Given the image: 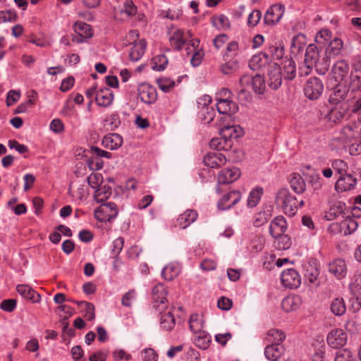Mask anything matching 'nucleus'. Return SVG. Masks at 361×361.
<instances>
[{"label":"nucleus","mask_w":361,"mask_h":361,"mask_svg":"<svg viewBox=\"0 0 361 361\" xmlns=\"http://www.w3.org/2000/svg\"><path fill=\"white\" fill-rule=\"evenodd\" d=\"M275 203L289 216H294L298 211V200L288 188H281L277 191Z\"/></svg>","instance_id":"f257e3e1"},{"label":"nucleus","mask_w":361,"mask_h":361,"mask_svg":"<svg viewBox=\"0 0 361 361\" xmlns=\"http://www.w3.org/2000/svg\"><path fill=\"white\" fill-rule=\"evenodd\" d=\"M167 35L171 45L178 50L182 49L192 37L190 31H185L175 25L169 27Z\"/></svg>","instance_id":"f03ea898"},{"label":"nucleus","mask_w":361,"mask_h":361,"mask_svg":"<svg viewBox=\"0 0 361 361\" xmlns=\"http://www.w3.org/2000/svg\"><path fill=\"white\" fill-rule=\"evenodd\" d=\"M240 85L243 91L252 90L259 94L264 93L266 87L264 80L260 75H244L240 79Z\"/></svg>","instance_id":"7ed1b4c3"},{"label":"nucleus","mask_w":361,"mask_h":361,"mask_svg":"<svg viewBox=\"0 0 361 361\" xmlns=\"http://www.w3.org/2000/svg\"><path fill=\"white\" fill-rule=\"evenodd\" d=\"M324 91L322 81L317 77L308 78L303 85L305 96L310 100H316L320 97Z\"/></svg>","instance_id":"20e7f679"},{"label":"nucleus","mask_w":361,"mask_h":361,"mask_svg":"<svg viewBox=\"0 0 361 361\" xmlns=\"http://www.w3.org/2000/svg\"><path fill=\"white\" fill-rule=\"evenodd\" d=\"M118 209L115 203L102 204L94 211V217L101 222L110 221L116 217Z\"/></svg>","instance_id":"39448f33"},{"label":"nucleus","mask_w":361,"mask_h":361,"mask_svg":"<svg viewBox=\"0 0 361 361\" xmlns=\"http://www.w3.org/2000/svg\"><path fill=\"white\" fill-rule=\"evenodd\" d=\"M240 176V171L238 168L231 167L222 169L217 177V185L216 191L221 192V184H229L237 180Z\"/></svg>","instance_id":"423d86ee"},{"label":"nucleus","mask_w":361,"mask_h":361,"mask_svg":"<svg viewBox=\"0 0 361 361\" xmlns=\"http://www.w3.org/2000/svg\"><path fill=\"white\" fill-rule=\"evenodd\" d=\"M348 341L347 334L341 329H334L329 332L326 336L328 345L333 348L344 346Z\"/></svg>","instance_id":"0eeeda50"},{"label":"nucleus","mask_w":361,"mask_h":361,"mask_svg":"<svg viewBox=\"0 0 361 361\" xmlns=\"http://www.w3.org/2000/svg\"><path fill=\"white\" fill-rule=\"evenodd\" d=\"M226 118L227 116H221L217 120L219 123H216L219 129L220 135L225 138H228V140L240 137L243 134L242 128L235 125H224L222 122Z\"/></svg>","instance_id":"6e6552de"},{"label":"nucleus","mask_w":361,"mask_h":361,"mask_svg":"<svg viewBox=\"0 0 361 361\" xmlns=\"http://www.w3.org/2000/svg\"><path fill=\"white\" fill-rule=\"evenodd\" d=\"M242 198L239 190H231L224 195L217 202V207L220 210H227L238 204Z\"/></svg>","instance_id":"1a4fd4ad"},{"label":"nucleus","mask_w":361,"mask_h":361,"mask_svg":"<svg viewBox=\"0 0 361 361\" xmlns=\"http://www.w3.org/2000/svg\"><path fill=\"white\" fill-rule=\"evenodd\" d=\"M281 67L276 63L269 66L267 73L268 85L273 90H277L282 83Z\"/></svg>","instance_id":"9d476101"},{"label":"nucleus","mask_w":361,"mask_h":361,"mask_svg":"<svg viewBox=\"0 0 361 361\" xmlns=\"http://www.w3.org/2000/svg\"><path fill=\"white\" fill-rule=\"evenodd\" d=\"M282 284L288 288H297L301 283V278L294 269L284 270L281 275Z\"/></svg>","instance_id":"9b49d317"},{"label":"nucleus","mask_w":361,"mask_h":361,"mask_svg":"<svg viewBox=\"0 0 361 361\" xmlns=\"http://www.w3.org/2000/svg\"><path fill=\"white\" fill-rule=\"evenodd\" d=\"M284 10V6L282 4L271 6L264 16V23L269 25L278 23L283 16Z\"/></svg>","instance_id":"f8f14e48"},{"label":"nucleus","mask_w":361,"mask_h":361,"mask_svg":"<svg viewBox=\"0 0 361 361\" xmlns=\"http://www.w3.org/2000/svg\"><path fill=\"white\" fill-rule=\"evenodd\" d=\"M329 272L338 279L345 277L348 268L345 260L343 259H336L328 264Z\"/></svg>","instance_id":"ddd939ff"},{"label":"nucleus","mask_w":361,"mask_h":361,"mask_svg":"<svg viewBox=\"0 0 361 361\" xmlns=\"http://www.w3.org/2000/svg\"><path fill=\"white\" fill-rule=\"evenodd\" d=\"M139 96L141 101L147 104H154L157 99V91L154 87L148 83H143L139 86Z\"/></svg>","instance_id":"4468645a"},{"label":"nucleus","mask_w":361,"mask_h":361,"mask_svg":"<svg viewBox=\"0 0 361 361\" xmlns=\"http://www.w3.org/2000/svg\"><path fill=\"white\" fill-rule=\"evenodd\" d=\"M287 229V224L285 218L282 216L275 217L269 224V233L271 235L276 238L282 234H284Z\"/></svg>","instance_id":"2eb2a0df"},{"label":"nucleus","mask_w":361,"mask_h":361,"mask_svg":"<svg viewBox=\"0 0 361 361\" xmlns=\"http://www.w3.org/2000/svg\"><path fill=\"white\" fill-rule=\"evenodd\" d=\"M203 161L205 166L215 169L224 165L226 158L220 152H209L204 157Z\"/></svg>","instance_id":"dca6fc26"},{"label":"nucleus","mask_w":361,"mask_h":361,"mask_svg":"<svg viewBox=\"0 0 361 361\" xmlns=\"http://www.w3.org/2000/svg\"><path fill=\"white\" fill-rule=\"evenodd\" d=\"M356 185L357 179L352 175L348 174L340 176L336 183L335 189L338 192H343L354 189Z\"/></svg>","instance_id":"f3484780"},{"label":"nucleus","mask_w":361,"mask_h":361,"mask_svg":"<svg viewBox=\"0 0 361 361\" xmlns=\"http://www.w3.org/2000/svg\"><path fill=\"white\" fill-rule=\"evenodd\" d=\"M343 134L350 142L361 139V121L348 124L343 128Z\"/></svg>","instance_id":"a211bd4d"},{"label":"nucleus","mask_w":361,"mask_h":361,"mask_svg":"<svg viewBox=\"0 0 361 361\" xmlns=\"http://www.w3.org/2000/svg\"><path fill=\"white\" fill-rule=\"evenodd\" d=\"M95 100L97 105L103 107L110 106L114 100V94L111 89L104 87L96 92Z\"/></svg>","instance_id":"6ab92c4d"},{"label":"nucleus","mask_w":361,"mask_h":361,"mask_svg":"<svg viewBox=\"0 0 361 361\" xmlns=\"http://www.w3.org/2000/svg\"><path fill=\"white\" fill-rule=\"evenodd\" d=\"M302 303V298L298 295H290L281 302L283 310L287 312L298 310Z\"/></svg>","instance_id":"aec40b11"},{"label":"nucleus","mask_w":361,"mask_h":361,"mask_svg":"<svg viewBox=\"0 0 361 361\" xmlns=\"http://www.w3.org/2000/svg\"><path fill=\"white\" fill-rule=\"evenodd\" d=\"M320 57V51L318 47L314 44H310L307 46L305 56V63L308 69L312 68L314 65L318 62V59Z\"/></svg>","instance_id":"412c9836"},{"label":"nucleus","mask_w":361,"mask_h":361,"mask_svg":"<svg viewBox=\"0 0 361 361\" xmlns=\"http://www.w3.org/2000/svg\"><path fill=\"white\" fill-rule=\"evenodd\" d=\"M349 92L348 88L343 85L338 84L334 89L333 92L329 96V102L331 104L339 105L341 102L345 99L348 93Z\"/></svg>","instance_id":"4be33fe9"},{"label":"nucleus","mask_w":361,"mask_h":361,"mask_svg":"<svg viewBox=\"0 0 361 361\" xmlns=\"http://www.w3.org/2000/svg\"><path fill=\"white\" fill-rule=\"evenodd\" d=\"M217 111L220 114L230 115L237 112L238 105L231 99H219L216 104Z\"/></svg>","instance_id":"5701e85b"},{"label":"nucleus","mask_w":361,"mask_h":361,"mask_svg":"<svg viewBox=\"0 0 361 361\" xmlns=\"http://www.w3.org/2000/svg\"><path fill=\"white\" fill-rule=\"evenodd\" d=\"M361 87V60L357 61L353 66V70L350 77V88L352 92L358 90Z\"/></svg>","instance_id":"b1692460"},{"label":"nucleus","mask_w":361,"mask_h":361,"mask_svg":"<svg viewBox=\"0 0 361 361\" xmlns=\"http://www.w3.org/2000/svg\"><path fill=\"white\" fill-rule=\"evenodd\" d=\"M16 290L23 298L32 302H39L40 301V295L27 285L19 284L16 286Z\"/></svg>","instance_id":"393cba45"},{"label":"nucleus","mask_w":361,"mask_h":361,"mask_svg":"<svg viewBox=\"0 0 361 361\" xmlns=\"http://www.w3.org/2000/svg\"><path fill=\"white\" fill-rule=\"evenodd\" d=\"M197 218V213L192 209H187L185 212L180 214L177 219V226L182 229L188 228Z\"/></svg>","instance_id":"a878e982"},{"label":"nucleus","mask_w":361,"mask_h":361,"mask_svg":"<svg viewBox=\"0 0 361 361\" xmlns=\"http://www.w3.org/2000/svg\"><path fill=\"white\" fill-rule=\"evenodd\" d=\"M147 47V42L144 39L134 42L129 53L132 61H139L143 56Z\"/></svg>","instance_id":"bb28decb"},{"label":"nucleus","mask_w":361,"mask_h":361,"mask_svg":"<svg viewBox=\"0 0 361 361\" xmlns=\"http://www.w3.org/2000/svg\"><path fill=\"white\" fill-rule=\"evenodd\" d=\"M122 143L123 138L118 133H109L102 139V145L111 150L117 149L122 145Z\"/></svg>","instance_id":"cd10ccee"},{"label":"nucleus","mask_w":361,"mask_h":361,"mask_svg":"<svg viewBox=\"0 0 361 361\" xmlns=\"http://www.w3.org/2000/svg\"><path fill=\"white\" fill-rule=\"evenodd\" d=\"M167 293L168 292L164 285L162 283L157 284L152 289V295L154 302L161 305V307H159L160 310L165 307L164 304L166 300Z\"/></svg>","instance_id":"c85d7f7f"},{"label":"nucleus","mask_w":361,"mask_h":361,"mask_svg":"<svg viewBox=\"0 0 361 361\" xmlns=\"http://www.w3.org/2000/svg\"><path fill=\"white\" fill-rule=\"evenodd\" d=\"M289 183L291 188L297 194H302L306 190V183L302 177L296 173H291Z\"/></svg>","instance_id":"c756f323"},{"label":"nucleus","mask_w":361,"mask_h":361,"mask_svg":"<svg viewBox=\"0 0 361 361\" xmlns=\"http://www.w3.org/2000/svg\"><path fill=\"white\" fill-rule=\"evenodd\" d=\"M283 348L281 343H272L267 345L264 350L266 357L271 361H276L283 354Z\"/></svg>","instance_id":"7c9ffc66"},{"label":"nucleus","mask_w":361,"mask_h":361,"mask_svg":"<svg viewBox=\"0 0 361 361\" xmlns=\"http://www.w3.org/2000/svg\"><path fill=\"white\" fill-rule=\"evenodd\" d=\"M348 64L344 60L338 61L332 68V73L336 80H342L348 72Z\"/></svg>","instance_id":"2f4dec72"},{"label":"nucleus","mask_w":361,"mask_h":361,"mask_svg":"<svg viewBox=\"0 0 361 361\" xmlns=\"http://www.w3.org/2000/svg\"><path fill=\"white\" fill-rule=\"evenodd\" d=\"M73 31L79 36L85 39L91 37L93 32L90 25L82 21H77L73 26Z\"/></svg>","instance_id":"473e14b6"},{"label":"nucleus","mask_w":361,"mask_h":361,"mask_svg":"<svg viewBox=\"0 0 361 361\" xmlns=\"http://www.w3.org/2000/svg\"><path fill=\"white\" fill-rule=\"evenodd\" d=\"M180 271V267L178 263H170L165 266L161 271L163 278L171 281L177 277Z\"/></svg>","instance_id":"72a5a7b5"},{"label":"nucleus","mask_w":361,"mask_h":361,"mask_svg":"<svg viewBox=\"0 0 361 361\" xmlns=\"http://www.w3.org/2000/svg\"><path fill=\"white\" fill-rule=\"evenodd\" d=\"M282 76L285 80H291L296 75L295 62L292 59H287L282 63Z\"/></svg>","instance_id":"f704fd0d"},{"label":"nucleus","mask_w":361,"mask_h":361,"mask_svg":"<svg viewBox=\"0 0 361 361\" xmlns=\"http://www.w3.org/2000/svg\"><path fill=\"white\" fill-rule=\"evenodd\" d=\"M211 336L204 331L194 334L193 342L200 349H207L209 346Z\"/></svg>","instance_id":"c9c22d12"},{"label":"nucleus","mask_w":361,"mask_h":361,"mask_svg":"<svg viewBox=\"0 0 361 361\" xmlns=\"http://www.w3.org/2000/svg\"><path fill=\"white\" fill-rule=\"evenodd\" d=\"M330 310L335 316H342L346 311V306L342 298H334L330 304Z\"/></svg>","instance_id":"e433bc0d"},{"label":"nucleus","mask_w":361,"mask_h":361,"mask_svg":"<svg viewBox=\"0 0 361 361\" xmlns=\"http://www.w3.org/2000/svg\"><path fill=\"white\" fill-rule=\"evenodd\" d=\"M160 317V326L161 329L169 331L175 326V319L170 310L166 311L164 313H161Z\"/></svg>","instance_id":"4c0bfd02"},{"label":"nucleus","mask_w":361,"mask_h":361,"mask_svg":"<svg viewBox=\"0 0 361 361\" xmlns=\"http://www.w3.org/2000/svg\"><path fill=\"white\" fill-rule=\"evenodd\" d=\"M263 194V188L261 187H257L252 190L248 195L247 200V206L250 208H253L256 207Z\"/></svg>","instance_id":"58836bf2"},{"label":"nucleus","mask_w":361,"mask_h":361,"mask_svg":"<svg viewBox=\"0 0 361 361\" xmlns=\"http://www.w3.org/2000/svg\"><path fill=\"white\" fill-rule=\"evenodd\" d=\"M357 227L358 223L352 218H348L343 220L340 225L341 232L345 235L352 234L357 230Z\"/></svg>","instance_id":"ea45409f"},{"label":"nucleus","mask_w":361,"mask_h":361,"mask_svg":"<svg viewBox=\"0 0 361 361\" xmlns=\"http://www.w3.org/2000/svg\"><path fill=\"white\" fill-rule=\"evenodd\" d=\"M239 62L236 59H231L220 66V71L224 75H231L238 71Z\"/></svg>","instance_id":"a19ab883"},{"label":"nucleus","mask_w":361,"mask_h":361,"mask_svg":"<svg viewBox=\"0 0 361 361\" xmlns=\"http://www.w3.org/2000/svg\"><path fill=\"white\" fill-rule=\"evenodd\" d=\"M326 114V118L331 122L336 123L339 121L345 115V109H342L340 105L334 104Z\"/></svg>","instance_id":"79ce46f5"},{"label":"nucleus","mask_w":361,"mask_h":361,"mask_svg":"<svg viewBox=\"0 0 361 361\" xmlns=\"http://www.w3.org/2000/svg\"><path fill=\"white\" fill-rule=\"evenodd\" d=\"M180 82V78H178L177 81H175L169 78H161L157 80V84L161 90L164 92H170L177 83Z\"/></svg>","instance_id":"37998d69"},{"label":"nucleus","mask_w":361,"mask_h":361,"mask_svg":"<svg viewBox=\"0 0 361 361\" xmlns=\"http://www.w3.org/2000/svg\"><path fill=\"white\" fill-rule=\"evenodd\" d=\"M189 325L191 331L194 333H198L203 331L204 322L200 315L193 314L190 316Z\"/></svg>","instance_id":"c03bdc74"},{"label":"nucleus","mask_w":361,"mask_h":361,"mask_svg":"<svg viewBox=\"0 0 361 361\" xmlns=\"http://www.w3.org/2000/svg\"><path fill=\"white\" fill-rule=\"evenodd\" d=\"M266 339L272 343H281L285 339V334L281 330L273 329L267 332Z\"/></svg>","instance_id":"a18cd8bd"},{"label":"nucleus","mask_w":361,"mask_h":361,"mask_svg":"<svg viewBox=\"0 0 361 361\" xmlns=\"http://www.w3.org/2000/svg\"><path fill=\"white\" fill-rule=\"evenodd\" d=\"M275 239V247L279 250H288L291 246L292 243L290 238L287 235L282 234L277 236Z\"/></svg>","instance_id":"49530a36"},{"label":"nucleus","mask_w":361,"mask_h":361,"mask_svg":"<svg viewBox=\"0 0 361 361\" xmlns=\"http://www.w3.org/2000/svg\"><path fill=\"white\" fill-rule=\"evenodd\" d=\"M330 58L329 56L325 55L322 59H318V62L314 65L317 71L320 75H324L330 67Z\"/></svg>","instance_id":"de8ad7c7"},{"label":"nucleus","mask_w":361,"mask_h":361,"mask_svg":"<svg viewBox=\"0 0 361 361\" xmlns=\"http://www.w3.org/2000/svg\"><path fill=\"white\" fill-rule=\"evenodd\" d=\"M209 145L211 148L217 151L227 150L228 147H230L228 144V138H225L224 136L212 139Z\"/></svg>","instance_id":"09e8293b"},{"label":"nucleus","mask_w":361,"mask_h":361,"mask_svg":"<svg viewBox=\"0 0 361 361\" xmlns=\"http://www.w3.org/2000/svg\"><path fill=\"white\" fill-rule=\"evenodd\" d=\"M77 304L80 305V308L84 313V317L88 320H93L95 317L94 306L87 302H76Z\"/></svg>","instance_id":"8fccbe9b"},{"label":"nucleus","mask_w":361,"mask_h":361,"mask_svg":"<svg viewBox=\"0 0 361 361\" xmlns=\"http://www.w3.org/2000/svg\"><path fill=\"white\" fill-rule=\"evenodd\" d=\"M331 32L328 29H322L315 36V42L321 45H326L331 41Z\"/></svg>","instance_id":"3c124183"},{"label":"nucleus","mask_w":361,"mask_h":361,"mask_svg":"<svg viewBox=\"0 0 361 361\" xmlns=\"http://www.w3.org/2000/svg\"><path fill=\"white\" fill-rule=\"evenodd\" d=\"M168 64V59L164 54L154 56L152 59V68L154 71H161L166 68Z\"/></svg>","instance_id":"603ef678"},{"label":"nucleus","mask_w":361,"mask_h":361,"mask_svg":"<svg viewBox=\"0 0 361 361\" xmlns=\"http://www.w3.org/2000/svg\"><path fill=\"white\" fill-rule=\"evenodd\" d=\"M268 59L269 54L267 53H260L257 55H255L250 61V66L252 69L257 67H261L267 62Z\"/></svg>","instance_id":"864d4df0"},{"label":"nucleus","mask_w":361,"mask_h":361,"mask_svg":"<svg viewBox=\"0 0 361 361\" xmlns=\"http://www.w3.org/2000/svg\"><path fill=\"white\" fill-rule=\"evenodd\" d=\"M331 166L341 176L348 175V166L341 159H335L331 162Z\"/></svg>","instance_id":"5fc2aeb1"},{"label":"nucleus","mask_w":361,"mask_h":361,"mask_svg":"<svg viewBox=\"0 0 361 361\" xmlns=\"http://www.w3.org/2000/svg\"><path fill=\"white\" fill-rule=\"evenodd\" d=\"M215 112L212 109L206 108L200 111V117L205 124L215 125L217 122L213 123Z\"/></svg>","instance_id":"6e6d98bb"},{"label":"nucleus","mask_w":361,"mask_h":361,"mask_svg":"<svg viewBox=\"0 0 361 361\" xmlns=\"http://www.w3.org/2000/svg\"><path fill=\"white\" fill-rule=\"evenodd\" d=\"M104 165V161L102 159L95 155H92L87 160V166L92 171L100 170Z\"/></svg>","instance_id":"4d7b16f0"},{"label":"nucleus","mask_w":361,"mask_h":361,"mask_svg":"<svg viewBox=\"0 0 361 361\" xmlns=\"http://www.w3.org/2000/svg\"><path fill=\"white\" fill-rule=\"evenodd\" d=\"M163 18L170 19L171 20H178L182 16V11L179 8H169L163 10L161 13Z\"/></svg>","instance_id":"13d9d810"},{"label":"nucleus","mask_w":361,"mask_h":361,"mask_svg":"<svg viewBox=\"0 0 361 361\" xmlns=\"http://www.w3.org/2000/svg\"><path fill=\"white\" fill-rule=\"evenodd\" d=\"M213 23L219 29L226 30L230 27L228 18L223 14L215 16L213 19Z\"/></svg>","instance_id":"bf43d9fd"},{"label":"nucleus","mask_w":361,"mask_h":361,"mask_svg":"<svg viewBox=\"0 0 361 361\" xmlns=\"http://www.w3.org/2000/svg\"><path fill=\"white\" fill-rule=\"evenodd\" d=\"M87 182L92 188L99 189L102 183V176L99 173H92L87 178Z\"/></svg>","instance_id":"052dcab7"},{"label":"nucleus","mask_w":361,"mask_h":361,"mask_svg":"<svg viewBox=\"0 0 361 361\" xmlns=\"http://www.w3.org/2000/svg\"><path fill=\"white\" fill-rule=\"evenodd\" d=\"M329 51L333 55H338L343 48V41L340 38H335L329 42Z\"/></svg>","instance_id":"680f3d73"},{"label":"nucleus","mask_w":361,"mask_h":361,"mask_svg":"<svg viewBox=\"0 0 361 361\" xmlns=\"http://www.w3.org/2000/svg\"><path fill=\"white\" fill-rule=\"evenodd\" d=\"M308 181L314 190H319L324 184L323 179L317 173L310 175Z\"/></svg>","instance_id":"e2e57ef3"},{"label":"nucleus","mask_w":361,"mask_h":361,"mask_svg":"<svg viewBox=\"0 0 361 361\" xmlns=\"http://www.w3.org/2000/svg\"><path fill=\"white\" fill-rule=\"evenodd\" d=\"M334 361H355L352 353L348 349L338 350L336 353Z\"/></svg>","instance_id":"0e129e2a"},{"label":"nucleus","mask_w":361,"mask_h":361,"mask_svg":"<svg viewBox=\"0 0 361 361\" xmlns=\"http://www.w3.org/2000/svg\"><path fill=\"white\" fill-rule=\"evenodd\" d=\"M319 272L317 268L310 267L306 269L305 276L310 283H315L317 281Z\"/></svg>","instance_id":"69168bd1"},{"label":"nucleus","mask_w":361,"mask_h":361,"mask_svg":"<svg viewBox=\"0 0 361 361\" xmlns=\"http://www.w3.org/2000/svg\"><path fill=\"white\" fill-rule=\"evenodd\" d=\"M143 361H157L158 355L152 348H146L141 353Z\"/></svg>","instance_id":"338daca9"},{"label":"nucleus","mask_w":361,"mask_h":361,"mask_svg":"<svg viewBox=\"0 0 361 361\" xmlns=\"http://www.w3.org/2000/svg\"><path fill=\"white\" fill-rule=\"evenodd\" d=\"M121 12L126 13L128 16H132L135 15L137 8L131 0H126L123 6L121 8Z\"/></svg>","instance_id":"774afa93"}]
</instances>
